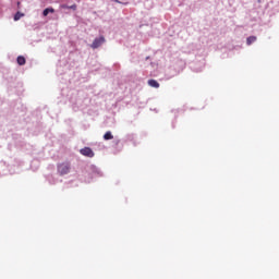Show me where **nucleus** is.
<instances>
[{"mask_svg": "<svg viewBox=\"0 0 279 279\" xmlns=\"http://www.w3.org/2000/svg\"><path fill=\"white\" fill-rule=\"evenodd\" d=\"M57 171L60 175H69L71 173V163L62 162L57 166Z\"/></svg>", "mask_w": 279, "mask_h": 279, "instance_id": "nucleus-1", "label": "nucleus"}, {"mask_svg": "<svg viewBox=\"0 0 279 279\" xmlns=\"http://www.w3.org/2000/svg\"><path fill=\"white\" fill-rule=\"evenodd\" d=\"M106 43V38L104 36H100L99 38L94 39L93 44L90 45L92 49H99L101 45Z\"/></svg>", "mask_w": 279, "mask_h": 279, "instance_id": "nucleus-2", "label": "nucleus"}, {"mask_svg": "<svg viewBox=\"0 0 279 279\" xmlns=\"http://www.w3.org/2000/svg\"><path fill=\"white\" fill-rule=\"evenodd\" d=\"M82 156H86L87 158H93L95 156V153L90 147H85L81 149Z\"/></svg>", "mask_w": 279, "mask_h": 279, "instance_id": "nucleus-3", "label": "nucleus"}, {"mask_svg": "<svg viewBox=\"0 0 279 279\" xmlns=\"http://www.w3.org/2000/svg\"><path fill=\"white\" fill-rule=\"evenodd\" d=\"M148 86H151V88H160V83H158L156 80H149Z\"/></svg>", "mask_w": 279, "mask_h": 279, "instance_id": "nucleus-4", "label": "nucleus"}, {"mask_svg": "<svg viewBox=\"0 0 279 279\" xmlns=\"http://www.w3.org/2000/svg\"><path fill=\"white\" fill-rule=\"evenodd\" d=\"M112 138H114V135H112V132L108 131L105 133L104 135L105 141H112Z\"/></svg>", "mask_w": 279, "mask_h": 279, "instance_id": "nucleus-5", "label": "nucleus"}, {"mask_svg": "<svg viewBox=\"0 0 279 279\" xmlns=\"http://www.w3.org/2000/svg\"><path fill=\"white\" fill-rule=\"evenodd\" d=\"M53 12H56V10L53 8H47V9L44 10L43 15L48 16L49 13L53 14Z\"/></svg>", "mask_w": 279, "mask_h": 279, "instance_id": "nucleus-6", "label": "nucleus"}, {"mask_svg": "<svg viewBox=\"0 0 279 279\" xmlns=\"http://www.w3.org/2000/svg\"><path fill=\"white\" fill-rule=\"evenodd\" d=\"M256 36H250L248 38H246V45H253V43H256Z\"/></svg>", "mask_w": 279, "mask_h": 279, "instance_id": "nucleus-7", "label": "nucleus"}, {"mask_svg": "<svg viewBox=\"0 0 279 279\" xmlns=\"http://www.w3.org/2000/svg\"><path fill=\"white\" fill-rule=\"evenodd\" d=\"M25 62H26L25 57H23V56L17 57V64L20 66L25 65Z\"/></svg>", "mask_w": 279, "mask_h": 279, "instance_id": "nucleus-8", "label": "nucleus"}, {"mask_svg": "<svg viewBox=\"0 0 279 279\" xmlns=\"http://www.w3.org/2000/svg\"><path fill=\"white\" fill-rule=\"evenodd\" d=\"M22 16H24V14L21 13V12H17V13L14 15V21H21Z\"/></svg>", "mask_w": 279, "mask_h": 279, "instance_id": "nucleus-9", "label": "nucleus"}]
</instances>
